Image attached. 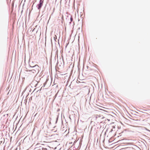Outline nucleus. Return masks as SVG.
Instances as JSON below:
<instances>
[{
  "instance_id": "f03ea898",
  "label": "nucleus",
  "mask_w": 150,
  "mask_h": 150,
  "mask_svg": "<svg viewBox=\"0 0 150 150\" xmlns=\"http://www.w3.org/2000/svg\"><path fill=\"white\" fill-rule=\"evenodd\" d=\"M71 21H72L73 20V18H71Z\"/></svg>"
},
{
  "instance_id": "20e7f679",
  "label": "nucleus",
  "mask_w": 150,
  "mask_h": 150,
  "mask_svg": "<svg viewBox=\"0 0 150 150\" xmlns=\"http://www.w3.org/2000/svg\"><path fill=\"white\" fill-rule=\"evenodd\" d=\"M99 109L100 110H103L102 109H101V108H99Z\"/></svg>"
},
{
  "instance_id": "7ed1b4c3",
  "label": "nucleus",
  "mask_w": 150,
  "mask_h": 150,
  "mask_svg": "<svg viewBox=\"0 0 150 150\" xmlns=\"http://www.w3.org/2000/svg\"><path fill=\"white\" fill-rule=\"evenodd\" d=\"M99 109L100 110H103L102 109H101V108H99Z\"/></svg>"
},
{
  "instance_id": "423d86ee",
  "label": "nucleus",
  "mask_w": 150,
  "mask_h": 150,
  "mask_svg": "<svg viewBox=\"0 0 150 150\" xmlns=\"http://www.w3.org/2000/svg\"><path fill=\"white\" fill-rule=\"evenodd\" d=\"M35 71L34 70H31V71Z\"/></svg>"
},
{
  "instance_id": "39448f33",
  "label": "nucleus",
  "mask_w": 150,
  "mask_h": 150,
  "mask_svg": "<svg viewBox=\"0 0 150 150\" xmlns=\"http://www.w3.org/2000/svg\"><path fill=\"white\" fill-rule=\"evenodd\" d=\"M100 107H101V108H104V107H101V106H100Z\"/></svg>"
},
{
  "instance_id": "f257e3e1",
  "label": "nucleus",
  "mask_w": 150,
  "mask_h": 150,
  "mask_svg": "<svg viewBox=\"0 0 150 150\" xmlns=\"http://www.w3.org/2000/svg\"><path fill=\"white\" fill-rule=\"evenodd\" d=\"M43 2V1L42 0H40L39 4L38 5V9H40L41 8Z\"/></svg>"
}]
</instances>
